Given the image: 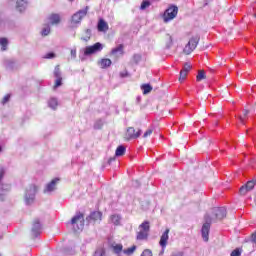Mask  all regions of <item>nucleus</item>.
Here are the masks:
<instances>
[{
    "instance_id": "nucleus-1",
    "label": "nucleus",
    "mask_w": 256,
    "mask_h": 256,
    "mask_svg": "<svg viewBox=\"0 0 256 256\" xmlns=\"http://www.w3.org/2000/svg\"><path fill=\"white\" fill-rule=\"evenodd\" d=\"M39 191V187L35 184H30L24 192V203L28 207L35 203V198L37 196V192Z\"/></svg>"
},
{
    "instance_id": "nucleus-2",
    "label": "nucleus",
    "mask_w": 256,
    "mask_h": 256,
    "mask_svg": "<svg viewBox=\"0 0 256 256\" xmlns=\"http://www.w3.org/2000/svg\"><path fill=\"white\" fill-rule=\"evenodd\" d=\"M140 231L137 232L136 239L137 241H147L149 239V231H151V226L149 221H144L139 225Z\"/></svg>"
},
{
    "instance_id": "nucleus-3",
    "label": "nucleus",
    "mask_w": 256,
    "mask_h": 256,
    "mask_svg": "<svg viewBox=\"0 0 256 256\" xmlns=\"http://www.w3.org/2000/svg\"><path fill=\"white\" fill-rule=\"evenodd\" d=\"M88 11H89V6H86L85 8L74 13L71 17L72 27H77V25H81V21H83V19L87 17Z\"/></svg>"
},
{
    "instance_id": "nucleus-4",
    "label": "nucleus",
    "mask_w": 256,
    "mask_h": 256,
    "mask_svg": "<svg viewBox=\"0 0 256 256\" xmlns=\"http://www.w3.org/2000/svg\"><path fill=\"white\" fill-rule=\"evenodd\" d=\"M71 225L73 231L77 233V231H83V227H85V218L81 214V212H78L72 219H71Z\"/></svg>"
},
{
    "instance_id": "nucleus-5",
    "label": "nucleus",
    "mask_w": 256,
    "mask_h": 256,
    "mask_svg": "<svg viewBox=\"0 0 256 256\" xmlns=\"http://www.w3.org/2000/svg\"><path fill=\"white\" fill-rule=\"evenodd\" d=\"M102 51H103V44L101 42H97L91 46H86L83 50L85 57H91V55L101 53Z\"/></svg>"
},
{
    "instance_id": "nucleus-6",
    "label": "nucleus",
    "mask_w": 256,
    "mask_h": 256,
    "mask_svg": "<svg viewBox=\"0 0 256 256\" xmlns=\"http://www.w3.org/2000/svg\"><path fill=\"white\" fill-rule=\"evenodd\" d=\"M200 39L201 38L199 37V35L192 37L187 45L184 47V53H186V55H191V53H193V51L197 49V45H199Z\"/></svg>"
},
{
    "instance_id": "nucleus-7",
    "label": "nucleus",
    "mask_w": 256,
    "mask_h": 256,
    "mask_svg": "<svg viewBox=\"0 0 256 256\" xmlns=\"http://www.w3.org/2000/svg\"><path fill=\"white\" fill-rule=\"evenodd\" d=\"M177 13H179V8L175 5L170 6L164 12V23H169V21H173L177 17Z\"/></svg>"
},
{
    "instance_id": "nucleus-8",
    "label": "nucleus",
    "mask_w": 256,
    "mask_h": 256,
    "mask_svg": "<svg viewBox=\"0 0 256 256\" xmlns=\"http://www.w3.org/2000/svg\"><path fill=\"white\" fill-rule=\"evenodd\" d=\"M209 231H211V218L209 217V215H206L205 223L203 224L201 229L203 241H205L206 243L207 241H209Z\"/></svg>"
},
{
    "instance_id": "nucleus-9",
    "label": "nucleus",
    "mask_w": 256,
    "mask_h": 256,
    "mask_svg": "<svg viewBox=\"0 0 256 256\" xmlns=\"http://www.w3.org/2000/svg\"><path fill=\"white\" fill-rule=\"evenodd\" d=\"M125 55V46L123 44H119L117 47L112 48L110 52V56L114 59H119V57H123Z\"/></svg>"
},
{
    "instance_id": "nucleus-10",
    "label": "nucleus",
    "mask_w": 256,
    "mask_h": 256,
    "mask_svg": "<svg viewBox=\"0 0 256 256\" xmlns=\"http://www.w3.org/2000/svg\"><path fill=\"white\" fill-rule=\"evenodd\" d=\"M43 230V226L41 225V221L36 218L32 224V235L33 237H39L41 235V231Z\"/></svg>"
},
{
    "instance_id": "nucleus-11",
    "label": "nucleus",
    "mask_w": 256,
    "mask_h": 256,
    "mask_svg": "<svg viewBox=\"0 0 256 256\" xmlns=\"http://www.w3.org/2000/svg\"><path fill=\"white\" fill-rule=\"evenodd\" d=\"M141 129H139L137 132L135 131V128L129 127L126 132V139H139L141 137Z\"/></svg>"
},
{
    "instance_id": "nucleus-12",
    "label": "nucleus",
    "mask_w": 256,
    "mask_h": 256,
    "mask_svg": "<svg viewBox=\"0 0 256 256\" xmlns=\"http://www.w3.org/2000/svg\"><path fill=\"white\" fill-rule=\"evenodd\" d=\"M256 186V178L248 181L245 186L240 188V194L245 195L248 191H253V188Z\"/></svg>"
},
{
    "instance_id": "nucleus-13",
    "label": "nucleus",
    "mask_w": 256,
    "mask_h": 256,
    "mask_svg": "<svg viewBox=\"0 0 256 256\" xmlns=\"http://www.w3.org/2000/svg\"><path fill=\"white\" fill-rule=\"evenodd\" d=\"M11 191V185L9 184H2L0 186V201H5L7 199V195Z\"/></svg>"
},
{
    "instance_id": "nucleus-14",
    "label": "nucleus",
    "mask_w": 256,
    "mask_h": 256,
    "mask_svg": "<svg viewBox=\"0 0 256 256\" xmlns=\"http://www.w3.org/2000/svg\"><path fill=\"white\" fill-rule=\"evenodd\" d=\"M212 213L216 219H224V217H227V209L225 207L214 208Z\"/></svg>"
},
{
    "instance_id": "nucleus-15",
    "label": "nucleus",
    "mask_w": 256,
    "mask_h": 256,
    "mask_svg": "<svg viewBox=\"0 0 256 256\" xmlns=\"http://www.w3.org/2000/svg\"><path fill=\"white\" fill-rule=\"evenodd\" d=\"M169 228H167L160 237L159 245L162 249L167 248V242L169 241Z\"/></svg>"
},
{
    "instance_id": "nucleus-16",
    "label": "nucleus",
    "mask_w": 256,
    "mask_h": 256,
    "mask_svg": "<svg viewBox=\"0 0 256 256\" xmlns=\"http://www.w3.org/2000/svg\"><path fill=\"white\" fill-rule=\"evenodd\" d=\"M101 217H103V214L99 211H94L90 213V215L86 218V221L88 223H95V221H101Z\"/></svg>"
},
{
    "instance_id": "nucleus-17",
    "label": "nucleus",
    "mask_w": 256,
    "mask_h": 256,
    "mask_svg": "<svg viewBox=\"0 0 256 256\" xmlns=\"http://www.w3.org/2000/svg\"><path fill=\"white\" fill-rule=\"evenodd\" d=\"M57 183H59V178L51 180V182L46 185L44 193H53V191L57 189Z\"/></svg>"
},
{
    "instance_id": "nucleus-18",
    "label": "nucleus",
    "mask_w": 256,
    "mask_h": 256,
    "mask_svg": "<svg viewBox=\"0 0 256 256\" xmlns=\"http://www.w3.org/2000/svg\"><path fill=\"white\" fill-rule=\"evenodd\" d=\"M16 3V10L19 11V13H23L25 9H27V5H29V2L27 0H14Z\"/></svg>"
},
{
    "instance_id": "nucleus-19",
    "label": "nucleus",
    "mask_w": 256,
    "mask_h": 256,
    "mask_svg": "<svg viewBox=\"0 0 256 256\" xmlns=\"http://www.w3.org/2000/svg\"><path fill=\"white\" fill-rule=\"evenodd\" d=\"M50 25H59L61 23V16L59 14H50L48 17Z\"/></svg>"
},
{
    "instance_id": "nucleus-20",
    "label": "nucleus",
    "mask_w": 256,
    "mask_h": 256,
    "mask_svg": "<svg viewBox=\"0 0 256 256\" xmlns=\"http://www.w3.org/2000/svg\"><path fill=\"white\" fill-rule=\"evenodd\" d=\"M147 61V56L143 54H134L132 57V63L138 65L139 63H145Z\"/></svg>"
},
{
    "instance_id": "nucleus-21",
    "label": "nucleus",
    "mask_w": 256,
    "mask_h": 256,
    "mask_svg": "<svg viewBox=\"0 0 256 256\" xmlns=\"http://www.w3.org/2000/svg\"><path fill=\"white\" fill-rule=\"evenodd\" d=\"M97 29L100 32H105L109 30V25L107 24V22H105V20L100 19L98 21Z\"/></svg>"
},
{
    "instance_id": "nucleus-22",
    "label": "nucleus",
    "mask_w": 256,
    "mask_h": 256,
    "mask_svg": "<svg viewBox=\"0 0 256 256\" xmlns=\"http://www.w3.org/2000/svg\"><path fill=\"white\" fill-rule=\"evenodd\" d=\"M189 71H191V66L188 65L187 67H184L180 71L179 81H183L184 79H187V74L189 73Z\"/></svg>"
},
{
    "instance_id": "nucleus-23",
    "label": "nucleus",
    "mask_w": 256,
    "mask_h": 256,
    "mask_svg": "<svg viewBox=\"0 0 256 256\" xmlns=\"http://www.w3.org/2000/svg\"><path fill=\"white\" fill-rule=\"evenodd\" d=\"M125 151H127L125 146L120 145V146L117 147V149L115 151V156L116 157H123V155H125Z\"/></svg>"
},
{
    "instance_id": "nucleus-24",
    "label": "nucleus",
    "mask_w": 256,
    "mask_h": 256,
    "mask_svg": "<svg viewBox=\"0 0 256 256\" xmlns=\"http://www.w3.org/2000/svg\"><path fill=\"white\" fill-rule=\"evenodd\" d=\"M204 79H207V74L205 73V70H198L196 81L201 82Z\"/></svg>"
},
{
    "instance_id": "nucleus-25",
    "label": "nucleus",
    "mask_w": 256,
    "mask_h": 256,
    "mask_svg": "<svg viewBox=\"0 0 256 256\" xmlns=\"http://www.w3.org/2000/svg\"><path fill=\"white\" fill-rule=\"evenodd\" d=\"M141 89L143 91V95H149V93L153 91V87L150 84H143Z\"/></svg>"
},
{
    "instance_id": "nucleus-26",
    "label": "nucleus",
    "mask_w": 256,
    "mask_h": 256,
    "mask_svg": "<svg viewBox=\"0 0 256 256\" xmlns=\"http://www.w3.org/2000/svg\"><path fill=\"white\" fill-rule=\"evenodd\" d=\"M7 45H9V40L7 38H0L1 51H7Z\"/></svg>"
},
{
    "instance_id": "nucleus-27",
    "label": "nucleus",
    "mask_w": 256,
    "mask_h": 256,
    "mask_svg": "<svg viewBox=\"0 0 256 256\" xmlns=\"http://www.w3.org/2000/svg\"><path fill=\"white\" fill-rule=\"evenodd\" d=\"M106 255H107V252L103 247L97 248L93 254V256H106Z\"/></svg>"
},
{
    "instance_id": "nucleus-28",
    "label": "nucleus",
    "mask_w": 256,
    "mask_h": 256,
    "mask_svg": "<svg viewBox=\"0 0 256 256\" xmlns=\"http://www.w3.org/2000/svg\"><path fill=\"white\" fill-rule=\"evenodd\" d=\"M110 221L111 223H113V225H119V223L121 222V216L114 214L110 217Z\"/></svg>"
},
{
    "instance_id": "nucleus-29",
    "label": "nucleus",
    "mask_w": 256,
    "mask_h": 256,
    "mask_svg": "<svg viewBox=\"0 0 256 256\" xmlns=\"http://www.w3.org/2000/svg\"><path fill=\"white\" fill-rule=\"evenodd\" d=\"M48 105L50 109H57V105H59V102L57 101L56 98H51L48 102Z\"/></svg>"
},
{
    "instance_id": "nucleus-30",
    "label": "nucleus",
    "mask_w": 256,
    "mask_h": 256,
    "mask_svg": "<svg viewBox=\"0 0 256 256\" xmlns=\"http://www.w3.org/2000/svg\"><path fill=\"white\" fill-rule=\"evenodd\" d=\"M54 77L56 79H63L61 69H59V66H56L55 69H54Z\"/></svg>"
},
{
    "instance_id": "nucleus-31",
    "label": "nucleus",
    "mask_w": 256,
    "mask_h": 256,
    "mask_svg": "<svg viewBox=\"0 0 256 256\" xmlns=\"http://www.w3.org/2000/svg\"><path fill=\"white\" fill-rule=\"evenodd\" d=\"M55 57H57L55 52H48L42 56V59H55Z\"/></svg>"
},
{
    "instance_id": "nucleus-32",
    "label": "nucleus",
    "mask_w": 256,
    "mask_h": 256,
    "mask_svg": "<svg viewBox=\"0 0 256 256\" xmlns=\"http://www.w3.org/2000/svg\"><path fill=\"white\" fill-rule=\"evenodd\" d=\"M136 249H137V246L133 245L132 247L124 250V253H125V255H133V253H135Z\"/></svg>"
},
{
    "instance_id": "nucleus-33",
    "label": "nucleus",
    "mask_w": 256,
    "mask_h": 256,
    "mask_svg": "<svg viewBox=\"0 0 256 256\" xmlns=\"http://www.w3.org/2000/svg\"><path fill=\"white\" fill-rule=\"evenodd\" d=\"M147 7H151V2H149L148 0H144V1L141 3L140 9H141L142 11H145V9H147Z\"/></svg>"
},
{
    "instance_id": "nucleus-34",
    "label": "nucleus",
    "mask_w": 256,
    "mask_h": 256,
    "mask_svg": "<svg viewBox=\"0 0 256 256\" xmlns=\"http://www.w3.org/2000/svg\"><path fill=\"white\" fill-rule=\"evenodd\" d=\"M113 250H114V253L119 255V253H121V251H123V245H121V244L115 245L113 247Z\"/></svg>"
},
{
    "instance_id": "nucleus-35",
    "label": "nucleus",
    "mask_w": 256,
    "mask_h": 256,
    "mask_svg": "<svg viewBox=\"0 0 256 256\" xmlns=\"http://www.w3.org/2000/svg\"><path fill=\"white\" fill-rule=\"evenodd\" d=\"M49 33H51V27L47 26V27L42 29V35L44 37H47V35H49Z\"/></svg>"
},
{
    "instance_id": "nucleus-36",
    "label": "nucleus",
    "mask_w": 256,
    "mask_h": 256,
    "mask_svg": "<svg viewBox=\"0 0 256 256\" xmlns=\"http://www.w3.org/2000/svg\"><path fill=\"white\" fill-rule=\"evenodd\" d=\"M63 85V78H56L54 88L61 87Z\"/></svg>"
},
{
    "instance_id": "nucleus-37",
    "label": "nucleus",
    "mask_w": 256,
    "mask_h": 256,
    "mask_svg": "<svg viewBox=\"0 0 256 256\" xmlns=\"http://www.w3.org/2000/svg\"><path fill=\"white\" fill-rule=\"evenodd\" d=\"M101 127H103V120H97L94 123V129H101Z\"/></svg>"
},
{
    "instance_id": "nucleus-38",
    "label": "nucleus",
    "mask_w": 256,
    "mask_h": 256,
    "mask_svg": "<svg viewBox=\"0 0 256 256\" xmlns=\"http://www.w3.org/2000/svg\"><path fill=\"white\" fill-rule=\"evenodd\" d=\"M70 55H71V59H76L77 58V48H72L70 50Z\"/></svg>"
},
{
    "instance_id": "nucleus-39",
    "label": "nucleus",
    "mask_w": 256,
    "mask_h": 256,
    "mask_svg": "<svg viewBox=\"0 0 256 256\" xmlns=\"http://www.w3.org/2000/svg\"><path fill=\"white\" fill-rule=\"evenodd\" d=\"M120 77L122 79H125V77H131V74L129 73V71L124 70V71L120 72Z\"/></svg>"
},
{
    "instance_id": "nucleus-40",
    "label": "nucleus",
    "mask_w": 256,
    "mask_h": 256,
    "mask_svg": "<svg viewBox=\"0 0 256 256\" xmlns=\"http://www.w3.org/2000/svg\"><path fill=\"white\" fill-rule=\"evenodd\" d=\"M141 256H153V252L150 249H145Z\"/></svg>"
},
{
    "instance_id": "nucleus-41",
    "label": "nucleus",
    "mask_w": 256,
    "mask_h": 256,
    "mask_svg": "<svg viewBox=\"0 0 256 256\" xmlns=\"http://www.w3.org/2000/svg\"><path fill=\"white\" fill-rule=\"evenodd\" d=\"M230 256H241V250H239V248L233 250Z\"/></svg>"
},
{
    "instance_id": "nucleus-42",
    "label": "nucleus",
    "mask_w": 256,
    "mask_h": 256,
    "mask_svg": "<svg viewBox=\"0 0 256 256\" xmlns=\"http://www.w3.org/2000/svg\"><path fill=\"white\" fill-rule=\"evenodd\" d=\"M9 99H11V95L8 94V95L4 96V98L2 99V105L9 103Z\"/></svg>"
},
{
    "instance_id": "nucleus-43",
    "label": "nucleus",
    "mask_w": 256,
    "mask_h": 256,
    "mask_svg": "<svg viewBox=\"0 0 256 256\" xmlns=\"http://www.w3.org/2000/svg\"><path fill=\"white\" fill-rule=\"evenodd\" d=\"M111 59H102L101 65H111Z\"/></svg>"
},
{
    "instance_id": "nucleus-44",
    "label": "nucleus",
    "mask_w": 256,
    "mask_h": 256,
    "mask_svg": "<svg viewBox=\"0 0 256 256\" xmlns=\"http://www.w3.org/2000/svg\"><path fill=\"white\" fill-rule=\"evenodd\" d=\"M152 133H153V130H152V129H148V130L144 133L143 137H144V138H147V137H149Z\"/></svg>"
},
{
    "instance_id": "nucleus-45",
    "label": "nucleus",
    "mask_w": 256,
    "mask_h": 256,
    "mask_svg": "<svg viewBox=\"0 0 256 256\" xmlns=\"http://www.w3.org/2000/svg\"><path fill=\"white\" fill-rule=\"evenodd\" d=\"M4 176H5V169L0 168V181L3 179Z\"/></svg>"
},
{
    "instance_id": "nucleus-46",
    "label": "nucleus",
    "mask_w": 256,
    "mask_h": 256,
    "mask_svg": "<svg viewBox=\"0 0 256 256\" xmlns=\"http://www.w3.org/2000/svg\"><path fill=\"white\" fill-rule=\"evenodd\" d=\"M251 241H252V243H254V245L256 246V230H255V233L252 234Z\"/></svg>"
},
{
    "instance_id": "nucleus-47",
    "label": "nucleus",
    "mask_w": 256,
    "mask_h": 256,
    "mask_svg": "<svg viewBox=\"0 0 256 256\" xmlns=\"http://www.w3.org/2000/svg\"><path fill=\"white\" fill-rule=\"evenodd\" d=\"M171 256H183V252L181 251L173 252Z\"/></svg>"
},
{
    "instance_id": "nucleus-48",
    "label": "nucleus",
    "mask_w": 256,
    "mask_h": 256,
    "mask_svg": "<svg viewBox=\"0 0 256 256\" xmlns=\"http://www.w3.org/2000/svg\"><path fill=\"white\" fill-rule=\"evenodd\" d=\"M15 63H17V60L15 59L8 60V65H15Z\"/></svg>"
},
{
    "instance_id": "nucleus-49",
    "label": "nucleus",
    "mask_w": 256,
    "mask_h": 256,
    "mask_svg": "<svg viewBox=\"0 0 256 256\" xmlns=\"http://www.w3.org/2000/svg\"><path fill=\"white\" fill-rule=\"evenodd\" d=\"M5 69L6 71H13V65H6Z\"/></svg>"
},
{
    "instance_id": "nucleus-50",
    "label": "nucleus",
    "mask_w": 256,
    "mask_h": 256,
    "mask_svg": "<svg viewBox=\"0 0 256 256\" xmlns=\"http://www.w3.org/2000/svg\"><path fill=\"white\" fill-rule=\"evenodd\" d=\"M85 33H86L87 37H91V29H86Z\"/></svg>"
},
{
    "instance_id": "nucleus-51",
    "label": "nucleus",
    "mask_w": 256,
    "mask_h": 256,
    "mask_svg": "<svg viewBox=\"0 0 256 256\" xmlns=\"http://www.w3.org/2000/svg\"><path fill=\"white\" fill-rule=\"evenodd\" d=\"M89 39H91L90 36H86V37H81V41H89Z\"/></svg>"
},
{
    "instance_id": "nucleus-52",
    "label": "nucleus",
    "mask_w": 256,
    "mask_h": 256,
    "mask_svg": "<svg viewBox=\"0 0 256 256\" xmlns=\"http://www.w3.org/2000/svg\"><path fill=\"white\" fill-rule=\"evenodd\" d=\"M244 117H247L249 115V110H243Z\"/></svg>"
},
{
    "instance_id": "nucleus-53",
    "label": "nucleus",
    "mask_w": 256,
    "mask_h": 256,
    "mask_svg": "<svg viewBox=\"0 0 256 256\" xmlns=\"http://www.w3.org/2000/svg\"><path fill=\"white\" fill-rule=\"evenodd\" d=\"M113 161H115V157L110 158V159L108 160L109 165H111V163H113Z\"/></svg>"
},
{
    "instance_id": "nucleus-54",
    "label": "nucleus",
    "mask_w": 256,
    "mask_h": 256,
    "mask_svg": "<svg viewBox=\"0 0 256 256\" xmlns=\"http://www.w3.org/2000/svg\"><path fill=\"white\" fill-rule=\"evenodd\" d=\"M240 121L242 124H245V119L243 118V116H240Z\"/></svg>"
},
{
    "instance_id": "nucleus-55",
    "label": "nucleus",
    "mask_w": 256,
    "mask_h": 256,
    "mask_svg": "<svg viewBox=\"0 0 256 256\" xmlns=\"http://www.w3.org/2000/svg\"><path fill=\"white\" fill-rule=\"evenodd\" d=\"M139 185H140V184H139V181L136 180V181H135V184H134V187H139Z\"/></svg>"
},
{
    "instance_id": "nucleus-56",
    "label": "nucleus",
    "mask_w": 256,
    "mask_h": 256,
    "mask_svg": "<svg viewBox=\"0 0 256 256\" xmlns=\"http://www.w3.org/2000/svg\"><path fill=\"white\" fill-rule=\"evenodd\" d=\"M165 253V249L162 248V250L160 251L159 255H163Z\"/></svg>"
},
{
    "instance_id": "nucleus-57",
    "label": "nucleus",
    "mask_w": 256,
    "mask_h": 256,
    "mask_svg": "<svg viewBox=\"0 0 256 256\" xmlns=\"http://www.w3.org/2000/svg\"><path fill=\"white\" fill-rule=\"evenodd\" d=\"M107 67H109V65H104L102 69H107Z\"/></svg>"
},
{
    "instance_id": "nucleus-58",
    "label": "nucleus",
    "mask_w": 256,
    "mask_h": 256,
    "mask_svg": "<svg viewBox=\"0 0 256 256\" xmlns=\"http://www.w3.org/2000/svg\"><path fill=\"white\" fill-rule=\"evenodd\" d=\"M1 151H3V148L0 146V153H1Z\"/></svg>"
},
{
    "instance_id": "nucleus-59",
    "label": "nucleus",
    "mask_w": 256,
    "mask_h": 256,
    "mask_svg": "<svg viewBox=\"0 0 256 256\" xmlns=\"http://www.w3.org/2000/svg\"><path fill=\"white\" fill-rule=\"evenodd\" d=\"M254 17L256 18V14H254Z\"/></svg>"
},
{
    "instance_id": "nucleus-60",
    "label": "nucleus",
    "mask_w": 256,
    "mask_h": 256,
    "mask_svg": "<svg viewBox=\"0 0 256 256\" xmlns=\"http://www.w3.org/2000/svg\"><path fill=\"white\" fill-rule=\"evenodd\" d=\"M69 1H73V0H69Z\"/></svg>"
}]
</instances>
